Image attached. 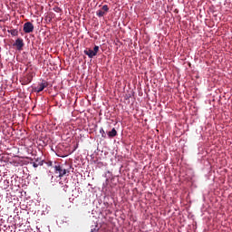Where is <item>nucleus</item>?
Masks as SVG:
<instances>
[{"label": "nucleus", "mask_w": 232, "mask_h": 232, "mask_svg": "<svg viewBox=\"0 0 232 232\" xmlns=\"http://www.w3.org/2000/svg\"><path fill=\"white\" fill-rule=\"evenodd\" d=\"M83 53L88 56L89 59H93L97 53H99V45H95L93 50L92 49H85Z\"/></svg>", "instance_id": "f257e3e1"}, {"label": "nucleus", "mask_w": 232, "mask_h": 232, "mask_svg": "<svg viewBox=\"0 0 232 232\" xmlns=\"http://www.w3.org/2000/svg\"><path fill=\"white\" fill-rule=\"evenodd\" d=\"M13 46H16L17 50H23V47L24 46V42L23 41V38H17Z\"/></svg>", "instance_id": "423d86ee"}, {"label": "nucleus", "mask_w": 232, "mask_h": 232, "mask_svg": "<svg viewBox=\"0 0 232 232\" xmlns=\"http://www.w3.org/2000/svg\"><path fill=\"white\" fill-rule=\"evenodd\" d=\"M8 184V181H5Z\"/></svg>", "instance_id": "ddd939ff"}, {"label": "nucleus", "mask_w": 232, "mask_h": 232, "mask_svg": "<svg viewBox=\"0 0 232 232\" xmlns=\"http://www.w3.org/2000/svg\"><path fill=\"white\" fill-rule=\"evenodd\" d=\"M91 232H99V230L96 228H92V229H91Z\"/></svg>", "instance_id": "f8f14e48"}, {"label": "nucleus", "mask_w": 232, "mask_h": 232, "mask_svg": "<svg viewBox=\"0 0 232 232\" xmlns=\"http://www.w3.org/2000/svg\"><path fill=\"white\" fill-rule=\"evenodd\" d=\"M108 136L110 139H113V137H117V130L113 128L111 131L108 132Z\"/></svg>", "instance_id": "6e6552de"}, {"label": "nucleus", "mask_w": 232, "mask_h": 232, "mask_svg": "<svg viewBox=\"0 0 232 232\" xmlns=\"http://www.w3.org/2000/svg\"><path fill=\"white\" fill-rule=\"evenodd\" d=\"M8 33L11 34V35H13L14 37L19 35V31H17V29L9 30Z\"/></svg>", "instance_id": "1a4fd4ad"}, {"label": "nucleus", "mask_w": 232, "mask_h": 232, "mask_svg": "<svg viewBox=\"0 0 232 232\" xmlns=\"http://www.w3.org/2000/svg\"><path fill=\"white\" fill-rule=\"evenodd\" d=\"M33 166H34V168H38V167H39V164L34 162V163H33Z\"/></svg>", "instance_id": "9b49d317"}, {"label": "nucleus", "mask_w": 232, "mask_h": 232, "mask_svg": "<svg viewBox=\"0 0 232 232\" xmlns=\"http://www.w3.org/2000/svg\"><path fill=\"white\" fill-rule=\"evenodd\" d=\"M100 133L102 134V137H106V132L104 131V129H101Z\"/></svg>", "instance_id": "9d476101"}, {"label": "nucleus", "mask_w": 232, "mask_h": 232, "mask_svg": "<svg viewBox=\"0 0 232 232\" xmlns=\"http://www.w3.org/2000/svg\"><path fill=\"white\" fill-rule=\"evenodd\" d=\"M33 80H34V73L29 72L24 78H22L21 82L24 86H26V84H30V82H32Z\"/></svg>", "instance_id": "7ed1b4c3"}, {"label": "nucleus", "mask_w": 232, "mask_h": 232, "mask_svg": "<svg viewBox=\"0 0 232 232\" xmlns=\"http://www.w3.org/2000/svg\"><path fill=\"white\" fill-rule=\"evenodd\" d=\"M54 171L55 173H59L60 179H63L66 173H70V170L63 169L61 165L54 166Z\"/></svg>", "instance_id": "f03ea898"}, {"label": "nucleus", "mask_w": 232, "mask_h": 232, "mask_svg": "<svg viewBox=\"0 0 232 232\" xmlns=\"http://www.w3.org/2000/svg\"><path fill=\"white\" fill-rule=\"evenodd\" d=\"M110 11V7H108L107 5H104L102 9L98 10L96 12V15L98 17H104V15H106V13Z\"/></svg>", "instance_id": "20e7f679"}, {"label": "nucleus", "mask_w": 232, "mask_h": 232, "mask_svg": "<svg viewBox=\"0 0 232 232\" xmlns=\"http://www.w3.org/2000/svg\"><path fill=\"white\" fill-rule=\"evenodd\" d=\"M47 87H48V82H44L38 84V86L34 88V92H36V93H41V92H43V90H44V88H47Z\"/></svg>", "instance_id": "0eeeda50"}, {"label": "nucleus", "mask_w": 232, "mask_h": 232, "mask_svg": "<svg viewBox=\"0 0 232 232\" xmlns=\"http://www.w3.org/2000/svg\"><path fill=\"white\" fill-rule=\"evenodd\" d=\"M24 34H32L34 32V24L32 22H27L24 24Z\"/></svg>", "instance_id": "39448f33"}]
</instances>
